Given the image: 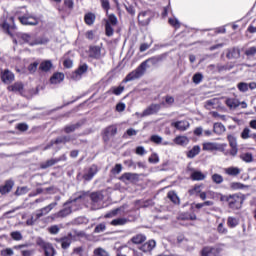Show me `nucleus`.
<instances>
[{"mask_svg": "<svg viewBox=\"0 0 256 256\" xmlns=\"http://www.w3.org/2000/svg\"><path fill=\"white\" fill-rule=\"evenodd\" d=\"M213 183H215L216 185H221V183H223V176L220 174H213L211 177Z\"/></svg>", "mask_w": 256, "mask_h": 256, "instance_id": "nucleus-49", "label": "nucleus"}, {"mask_svg": "<svg viewBox=\"0 0 256 256\" xmlns=\"http://www.w3.org/2000/svg\"><path fill=\"white\" fill-rule=\"evenodd\" d=\"M206 178L207 175L198 170H193L190 175V179H192V181H205Z\"/></svg>", "mask_w": 256, "mask_h": 256, "instance_id": "nucleus-25", "label": "nucleus"}, {"mask_svg": "<svg viewBox=\"0 0 256 256\" xmlns=\"http://www.w3.org/2000/svg\"><path fill=\"white\" fill-rule=\"evenodd\" d=\"M10 236L14 241H21L23 239V234H21L19 231L11 232Z\"/></svg>", "mask_w": 256, "mask_h": 256, "instance_id": "nucleus-50", "label": "nucleus"}, {"mask_svg": "<svg viewBox=\"0 0 256 256\" xmlns=\"http://www.w3.org/2000/svg\"><path fill=\"white\" fill-rule=\"evenodd\" d=\"M51 67H53V63L51 62V60H45L40 63L39 70L47 73V71H51Z\"/></svg>", "mask_w": 256, "mask_h": 256, "instance_id": "nucleus-34", "label": "nucleus"}, {"mask_svg": "<svg viewBox=\"0 0 256 256\" xmlns=\"http://www.w3.org/2000/svg\"><path fill=\"white\" fill-rule=\"evenodd\" d=\"M245 55L247 57H255V55H256V47L252 46V47L246 49Z\"/></svg>", "mask_w": 256, "mask_h": 256, "instance_id": "nucleus-56", "label": "nucleus"}, {"mask_svg": "<svg viewBox=\"0 0 256 256\" xmlns=\"http://www.w3.org/2000/svg\"><path fill=\"white\" fill-rule=\"evenodd\" d=\"M171 127H174V129H177V131H187L190 127L189 121L187 120H180L176 122L171 123Z\"/></svg>", "mask_w": 256, "mask_h": 256, "instance_id": "nucleus-18", "label": "nucleus"}, {"mask_svg": "<svg viewBox=\"0 0 256 256\" xmlns=\"http://www.w3.org/2000/svg\"><path fill=\"white\" fill-rule=\"evenodd\" d=\"M23 89H24V85L22 84V82H15L12 85H9L7 87V90L12 92V93H19L20 95H23Z\"/></svg>", "mask_w": 256, "mask_h": 256, "instance_id": "nucleus-21", "label": "nucleus"}, {"mask_svg": "<svg viewBox=\"0 0 256 256\" xmlns=\"http://www.w3.org/2000/svg\"><path fill=\"white\" fill-rule=\"evenodd\" d=\"M129 223V219L127 218H116L110 222V225L113 227H122L123 225H127Z\"/></svg>", "mask_w": 256, "mask_h": 256, "instance_id": "nucleus-31", "label": "nucleus"}, {"mask_svg": "<svg viewBox=\"0 0 256 256\" xmlns=\"http://www.w3.org/2000/svg\"><path fill=\"white\" fill-rule=\"evenodd\" d=\"M237 89L241 92V93H247V91H249V85L247 82H240L237 84Z\"/></svg>", "mask_w": 256, "mask_h": 256, "instance_id": "nucleus-47", "label": "nucleus"}, {"mask_svg": "<svg viewBox=\"0 0 256 256\" xmlns=\"http://www.w3.org/2000/svg\"><path fill=\"white\" fill-rule=\"evenodd\" d=\"M150 141H152V143H155L156 145H161V143H163V137L159 135H152L150 137Z\"/></svg>", "mask_w": 256, "mask_h": 256, "instance_id": "nucleus-53", "label": "nucleus"}, {"mask_svg": "<svg viewBox=\"0 0 256 256\" xmlns=\"http://www.w3.org/2000/svg\"><path fill=\"white\" fill-rule=\"evenodd\" d=\"M167 197L168 199H170V201H172V203H174V205H179L181 203V201L179 200V196H177V193H175V191H169L167 193Z\"/></svg>", "mask_w": 256, "mask_h": 256, "instance_id": "nucleus-38", "label": "nucleus"}, {"mask_svg": "<svg viewBox=\"0 0 256 256\" xmlns=\"http://www.w3.org/2000/svg\"><path fill=\"white\" fill-rule=\"evenodd\" d=\"M71 256H85V247L84 246H77L74 247Z\"/></svg>", "mask_w": 256, "mask_h": 256, "instance_id": "nucleus-39", "label": "nucleus"}, {"mask_svg": "<svg viewBox=\"0 0 256 256\" xmlns=\"http://www.w3.org/2000/svg\"><path fill=\"white\" fill-rule=\"evenodd\" d=\"M105 30H106L107 37H113V33H114L113 26L109 22H106Z\"/></svg>", "mask_w": 256, "mask_h": 256, "instance_id": "nucleus-52", "label": "nucleus"}, {"mask_svg": "<svg viewBox=\"0 0 256 256\" xmlns=\"http://www.w3.org/2000/svg\"><path fill=\"white\" fill-rule=\"evenodd\" d=\"M60 161H67V155L63 154L59 158H51L50 160L42 163L41 168L48 169V167H53V165H57V163H59Z\"/></svg>", "mask_w": 256, "mask_h": 256, "instance_id": "nucleus-14", "label": "nucleus"}, {"mask_svg": "<svg viewBox=\"0 0 256 256\" xmlns=\"http://www.w3.org/2000/svg\"><path fill=\"white\" fill-rule=\"evenodd\" d=\"M98 172L99 168H97V165H92L84 169L82 178L84 179V181H91V179H93Z\"/></svg>", "mask_w": 256, "mask_h": 256, "instance_id": "nucleus-5", "label": "nucleus"}, {"mask_svg": "<svg viewBox=\"0 0 256 256\" xmlns=\"http://www.w3.org/2000/svg\"><path fill=\"white\" fill-rule=\"evenodd\" d=\"M203 151H221V145L216 142H205L202 144Z\"/></svg>", "mask_w": 256, "mask_h": 256, "instance_id": "nucleus-20", "label": "nucleus"}, {"mask_svg": "<svg viewBox=\"0 0 256 256\" xmlns=\"http://www.w3.org/2000/svg\"><path fill=\"white\" fill-rule=\"evenodd\" d=\"M120 181L123 183H135L136 181H139V174L131 172L124 173L120 177Z\"/></svg>", "mask_w": 256, "mask_h": 256, "instance_id": "nucleus-15", "label": "nucleus"}, {"mask_svg": "<svg viewBox=\"0 0 256 256\" xmlns=\"http://www.w3.org/2000/svg\"><path fill=\"white\" fill-rule=\"evenodd\" d=\"M57 207V202H52L46 207H43L36 211L37 219H41V217H45V215H49L53 209Z\"/></svg>", "mask_w": 256, "mask_h": 256, "instance_id": "nucleus-9", "label": "nucleus"}, {"mask_svg": "<svg viewBox=\"0 0 256 256\" xmlns=\"http://www.w3.org/2000/svg\"><path fill=\"white\" fill-rule=\"evenodd\" d=\"M192 81H193V83H195V85H199V83H201V81H203V74H201V73L194 74L192 77Z\"/></svg>", "mask_w": 256, "mask_h": 256, "instance_id": "nucleus-51", "label": "nucleus"}, {"mask_svg": "<svg viewBox=\"0 0 256 256\" xmlns=\"http://www.w3.org/2000/svg\"><path fill=\"white\" fill-rule=\"evenodd\" d=\"M226 105L230 109H237V107H239V100L235 98H228L226 99Z\"/></svg>", "mask_w": 256, "mask_h": 256, "instance_id": "nucleus-41", "label": "nucleus"}, {"mask_svg": "<svg viewBox=\"0 0 256 256\" xmlns=\"http://www.w3.org/2000/svg\"><path fill=\"white\" fill-rule=\"evenodd\" d=\"M29 193V188H27V186H23L21 188H18L15 192V195H25Z\"/></svg>", "mask_w": 256, "mask_h": 256, "instance_id": "nucleus-58", "label": "nucleus"}, {"mask_svg": "<svg viewBox=\"0 0 256 256\" xmlns=\"http://www.w3.org/2000/svg\"><path fill=\"white\" fill-rule=\"evenodd\" d=\"M224 172L226 173V175H230V177H237V175L241 173V169H239L238 167L231 166L225 168Z\"/></svg>", "mask_w": 256, "mask_h": 256, "instance_id": "nucleus-32", "label": "nucleus"}, {"mask_svg": "<svg viewBox=\"0 0 256 256\" xmlns=\"http://www.w3.org/2000/svg\"><path fill=\"white\" fill-rule=\"evenodd\" d=\"M81 127V124L76 123V124H70L64 127V132L69 134V133H74V131H77Z\"/></svg>", "mask_w": 256, "mask_h": 256, "instance_id": "nucleus-40", "label": "nucleus"}, {"mask_svg": "<svg viewBox=\"0 0 256 256\" xmlns=\"http://www.w3.org/2000/svg\"><path fill=\"white\" fill-rule=\"evenodd\" d=\"M230 188L233 189V191H237V189H245V185L240 182H232Z\"/></svg>", "mask_w": 256, "mask_h": 256, "instance_id": "nucleus-54", "label": "nucleus"}, {"mask_svg": "<svg viewBox=\"0 0 256 256\" xmlns=\"http://www.w3.org/2000/svg\"><path fill=\"white\" fill-rule=\"evenodd\" d=\"M156 245L157 242H155V240H149L140 247V251H143L144 253H149L150 251H153V249H155Z\"/></svg>", "mask_w": 256, "mask_h": 256, "instance_id": "nucleus-22", "label": "nucleus"}, {"mask_svg": "<svg viewBox=\"0 0 256 256\" xmlns=\"http://www.w3.org/2000/svg\"><path fill=\"white\" fill-rule=\"evenodd\" d=\"M163 59H165V56L163 55L154 56L147 59L146 61L142 62L136 70L130 72L123 80V83H129V81H135V79L143 77L145 71H147V67H149L148 63L151 65H158V63H161Z\"/></svg>", "mask_w": 256, "mask_h": 256, "instance_id": "nucleus-1", "label": "nucleus"}, {"mask_svg": "<svg viewBox=\"0 0 256 256\" xmlns=\"http://www.w3.org/2000/svg\"><path fill=\"white\" fill-rule=\"evenodd\" d=\"M125 91V86H118V87H113L112 88V93L114 95H121Z\"/></svg>", "mask_w": 256, "mask_h": 256, "instance_id": "nucleus-59", "label": "nucleus"}, {"mask_svg": "<svg viewBox=\"0 0 256 256\" xmlns=\"http://www.w3.org/2000/svg\"><path fill=\"white\" fill-rule=\"evenodd\" d=\"M90 199H91L92 206L94 209H101V206H99V203H101V201H103V194H101L99 192H93L90 195Z\"/></svg>", "mask_w": 256, "mask_h": 256, "instance_id": "nucleus-17", "label": "nucleus"}, {"mask_svg": "<svg viewBox=\"0 0 256 256\" xmlns=\"http://www.w3.org/2000/svg\"><path fill=\"white\" fill-rule=\"evenodd\" d=\"M89 57H91L92 59H101V47L91 46L89 49Z\"/></svg>", "mask_w": 256, "mask_h": 256, "instance_id": "nucleus-23", "label": "nucleus"}, {"mask_svg": "<svg viewBox=\"0 0 256 256\" xmlns=\"http://www.w3.org/2000/svg\"><path fill=\"white\" fill-rule=\"evenodd\" d=\"M227 139L230 147H237V138L235 136L230 134L227 136Z\"/></svg>", "mask_w": 256, "mask_h": 256, "instance_id": "nucleus-55", "label": "nucleus"}, {"mask_svg": "<svg viewBox=\"0 0 256 256\" xmlns=\"http://www.w3.org/2000/svg\"><path fill=\"white\" fill-rule=\"evenodd\" d=\"M240 159L244 161L245 163H252L253 162V154L247 152V153H242L240 155Z\"/></svg>", "mask_w": 256, "mask_h": 256, "instance_id": "nucleus-46", "label": "nucleus"}, {"mask_svg": "<svg viewBox=\"0 0 256 256\" xmlns=\"http://www.w3.org/2000/svg\"><path fill=\"white\" fill-rule=\"evenodd\" d=\"M117 256H141V253L129 246H122L117 250Z\"/></svg>", "mask_w": 256, "mask_h": 256, "instance_id": "nucleus-6", "label": "nucleus"}, {"mask_svg": "<svg viewBox=\"0 0 256 256\" xmlns=\"http://www.w3.org/2000/svg\"><path fill=\"white\" fill-rule=\"evenodd\" d=\"M227 225L228 227H231V229H233L239 225V220L235 217L229 216L227 219Z\"/></svg>", "mask_w": 256, "mask_h": 256, "instance_id": "nucleus-43", "label": "nucleus"}, {"mask_svg": "<svg viewBox=\"0 0 256 256\" xmlns=\"http://www.w3.org/2000/svg\"><path fill=\"white\" fill-rule=\"evenodd\" d=\"M149 163H159V156L157 154H152L149 159Z\"/></svg>", "mask_w": 256, "mask_h": 256, "instance_id": "nucleus-64", "label": "nucleus"}, {"mask_svg": "<svg viewBox=\"0 0 256 256\" xmlns=\"http://www.w3.org/2000/svg\"><path fill=\"white\" fill-rule=\"evenodd\" d=\"M104 133L106 137H115L117 135V128L115 126H108Z\"/></svg>", "mask_w": 256, "mask_h": 256, "instance_id": "nucleus-42", "label": "nucleus"}, {"mask_svg": "<svg viewBox=\"0 0 256 256\" xmlns=\"http://www.w3.org/2000/svg\"><path fill=\"white\" fill-rule=\"evenodd\" d=\"M131 241L134 245H141V243H145V241H147V237L143 234H137L131 238Z\"/></svg>", "mask_w": 256, "mask_h": 256, "instance_id": "nucleus-33", "label": "nucleus"}, {"mask_svg": "<svg viewBox=\"0 0 256 256\" xmlns=\"http://www.w3.org/2000/svg\"><path fill=\"white\" fill-rule=\"evenodd\" d=\"M94 256H110L109 252H107V250L99 247L94 249Z\"/></svg>", "mask_w": 256, "mask_h": 256, "instance_id": "nucleus-48", "label": "nucleus"}, {"mask_svg": "<svg viewBox=\"0 0 256 256\" xmlns=\"http://www.w3.org/2000/svg\"><path fill=\"white\" fill-rule=\"evenodd\" d=\"M105 229H107V226L104 223L98 224L94 229V233H103Z\"/></svg>", "mask_w": 256, "mask_h": 256, "instance_id": "nucleus-60", "label": "nucleus"}, {"mask_svg": "<svg viewBox=\"0 0 256 256\" xmlns=\"http://www.w3.org/2000/svg\"><path fill=\"white\" fill-rule=\"evenodd\" d=\"M84 21L86 25H93L95 23V14L93 13H88L84 16Z\"/></svg>", "mask_w": 256, "mask_h": 256, "instance_id": "nucleus-44", "label": "nucleus"}, {"mask_svg": "<svg viewBox=\"0 0 256 256\" xmlns=\"http://www.w3.org/2000/svg\"><path fill=\"white\" fill-rule=\"evenodd\" d=\"M70 141H71V136H60V137L56 138L54 143H55V145H59L61 143H63V144L69 143Z\"/></svg>", "mask_w": 256, "mask_h": 256, "instance_id": "nucleus-45", "label": "nucleus"}, {"mask_svg": "<svg viewBox=\"0 0 256 256\" xmlns=\"http://www.w3.org/2000/svg\"><path fill=\"white\" fill-rule=\"evenodd\" d=\"M161 111V104H151L140 115L141 117H149V115H155Z\"/></svg>", "mask_w": 256, "mask_h": 256, "instance_id": "nucleus-11", "label": "nucleus"}, {"mask_svg": "<svg viewBox=\"0 0 256 256\" xmlns=\"http://www.w3.org/2000/svg\"><path fill=\"white\" fill-rule=\"evenodd\" d=\"M83 196L79 195L76 199L68 201L66 203H64V209L60 210L58 213L54 214V218L55 219H63L65 217H67L68 215H71V213L73 212L72 210V205L73 203H75V201H77L78 199H81Z\"/></svg>", "mask_w": 256, "mask_h": 256, "instance_id": "nucleus-3", "label": "nucleus"}, {"mask_svg": "<svg viewBox=\"0 0 256 256\" xmlns=\"http://www.w3.org/2000/svg\"><path fill=\"white\" fill-rule=\"evenodd\" d=\"M227 59H239L241 57V50L239 48H230L227 50Z\"/></svg>", "mask_w": 256, "mask_h": 256, "instance_id": "nucleus-24", "label": "nucleus"}, {"mask_svg": "<svg viewBox=\"0 0 256 256\" xmlns=\"http://www.w3.org/2000/svg\"><path fill=\"white\" fill-rule=\"evenodd\" d=\"M26 247H28L27 244H22V245L14 246V249H20L22 256H31V255H33V250H24Z\"/></svg>", "mask_w": 256, "mask_h": 256, "instance_id": "nucleus-36", "label": "nucleus"}, {"mask_svg": "<svg viewBox=\"0 0 256 256\" xmlns=\"http://www.w3.org/2000/svg\"><path fill=\"white\" fill-rule=\"evenodd\" d=\"M227 202L230 209H241V205H243V196H239L238 194L230 195L227 198Z\"/></svg>", "mask_w": 256, "mask_h": 256, "instance_id": "nucleus-4", "label": "nucleus"}, {"mask_svg": "<svg viewBox=\"0 0 256 256\" xmlns=\"http://www.w3.org/2000/svg\"><path fill=\"white\" fill-rule=\"evenodd\" d=\"M1 81L4 82L5 85H11V83L15 81V74L9 69H6L1 72Z\"/></svg>", "mask_w": 256, "mask_h": 256, "instance_id": "nucleus-13", "label": "nucleus"}, {"mask_svg": "<svg viewBox=\"0 0 256 256\" xmlns=\"http://www.w3.org/2000/svg\"><path fill=\"white\" fill-rule=\"evenodd\" d=\"M106 23H109L110 25H112L113 27H115V25H117V16H115L114 14H111L108 17V21H106Z\"/></svg>", "mask_w": 256, "mask_h": 256, "instance_id": "nucleus-61", "label": "nucleus"}, {"mask_svg": "<svg viewBox=\"0 0 256 256\" xmlns=\"http://www.w3.org/2000/svg\"><path fill=\"white\" fill-rule=\"evenodd\" d=\"M89 69V66L87 64H81L77 70H75L71 74V79L73 81H79L81 80V77H83L84 73H87V70Z\"/></svg>", "mask_w": 256, "mask_h": 256, "instance_id": "nucleus-8", "label": "nucleus"}, {"mask_svg": "<svg viewBox=\"0 0 256 256\" xmlns=\"http://www.w3.org/2000/svg\"><path fill=\"white\" fill-rule=\"evenodd\" d=\"M37 67H39V63L38 62H33L32 64H30L28 66L29 73H35V71H37Z\"/></svg>", "mask_w": 256, "mask_h": 256, "instance_id": "nucleus-63", "label": "nucleus"}, {"mask_svg": "<svg viewBox=\"0 0 256 256\" xmlns=\"http://www.w3.org/2000/svg\"><path fill=\"white\" fill-rule=\"evenodd\" d=\"M44 253H45V256H55L57 251H55V248L53 247V245H51L49 243H45L44 244Z\"/></svg>", "mask_w": 256, "mask_h": 256, "instance_id": "nucleus-35", "label": "nucleus"}, {"mask_svg": "<svg viewBox=\"0 0 256 256\" xmlns=\"http://www.w3.org/2000/svg\"><path fill=\"white\" fill-rule=\"evenodd\" d=\"M219 248L213 246H204L200 251V256H217Z\"/></svg>", "mask_w": 256, "mask_h": 256, "instance_id": "nucleus-16", "label": "nucleus"}, {"mask_svg": "<svg viewBox=\"0 0 256 256\" xmlns=\"http://www.w3.org/2000/svg\"><path fill=\"white\" fill-rule=\"evenodd\" d=\"M73 236L72 233H69L67 236L61 238H55L56 243H60L62 249H69L71 247V243H73Z\"/></svg>", "mask_w": 256, "mask_h": 256, "instance_id": "nucleus-7", "label": "nucleus"}, {"mask_svg": "<svg viewBox=\"0 0 256 256\" xmlns=\"http://www.w3.org/2000/svg\"><path fill=\"white\" fill-rule=\"evenodd\" d=\"M174 103H175V98L173 96L167 95L164 97V101H162L160 105L161 107L168 108V107H173Z\"/></svg>", "mask_w": 256, "mask_h": 256, "instance_id": "nucleus-30", "label": "nucleus"}, {"mask_svg": "<svg viewBox=\"0 0 256 256\" xmlns=\"http://www.w3.org/2000/svg\"><path fill=\"white\" fill-rule=\"evenodd\" d=\"M0 255L1 256H13V255H15V252L11 248H6V249L1 250Z\"/></svg>", "mask_w": 256, "mask_h": 256, "instance_id": "nucleus-57", "label": "nucleus"}, {"mask_svg": "<svg viewBox=\"0 0 256 256\" xmlns=\"http://www.w3.org/2000/svg\"><path fill=\"white\" fill-rule=\"evenodd\" d=\"M63 79H65V74H63L61 72H56L50 78V83L52 85H57V84L61 83V81H63Z\"/></svg>", "mask_w": 256, "mask_h": 256, "instance_id": "nucleus-28", "label": "nucleus"}, {"mask_svg": "<svg viewBox=\"0 0 256 256\" xmlns=\"http://www.w3.org/2000/svg\"><path fill=\"white\" fill-rule=\"evenodd\" d=\"M18 19L22 25H39V20L32 15L26 14L24 16L18 17Z\"/></svg>", "mask_w": 256, "mask_h": 256, "instance_id": "nucleus-10", "label": "nucleus"}, {"mask_svg": "<svg viewBox=\"0 0 256 256\" xmlns=\"http://www.w3.org/2000/svg\"><path fill=\"white\" fill-rule=\"evenodd\" d=\"M9 21H11L12 24H9L7 22H4L2 24V29H5V31H7L8 35H13V33L11 31L17 29V27L15 26L14 24V18L13 17H10L9 18Z\"/></svg>", "mask_w": 256, "mask_h": 256, "instance_id": "nucleus-26", "label": "nucleus"}, {"mask_svg": "<svg viewBox=\"0 0 256 256\" xmlns=\"http://www.w3.org/2000/svg\"><path fill=\"white\" fill-rule=\"evenodd\" d=\"M175 145H180V147H185L189 145V138L187 136H177L173 139Z\"/></svg>", "mask_w": 256, "mask_h": 256, "instance_id": "nucleus-27", "label": "nucleus"}, {"mask_svg": "<svg viewBox=\"0 0 256 256\" xmlns=\"http://www.w3.org/2000/svg\"><path fill=\"white\" fill-rule=\"evenodd\" d=\"M124 7L127 13H129V15H135V7H133V5L127 3V4H124Z\"/></svg>", "mask_w": 256, "mask_h": 256, "instance_id": "nucleus-62", "label": "nucleus"}, {"mask_svg": "<svg viewBox=\"0 0 256 256\" xmlns=\"http://www.w3.org/2000/svg\"><path fill=\"white\" fill-rule=\"evenodd\" d=\"M138 22L142 27H146L151 23V12L150 11H143L140 12L138 15Z\"/></svg>", "mask_w": 256, "mask_h": 256, "instance_id": "nucleus-12", "label": "nucleus"}, {"mask_svg": "<svg viewBox=\"0 0 256 256\" xmlns=\"http://www.w3.org/2000/svg\"><path fill=\"white\" fill-rule=\"evenodd\" d=\"M15 186V182L13 180H7L4 185L0 186V195H7V193H11V189Z\"/></svg>", "mask_w": 256, "mask_h": 256, "instance_id": "nucleus-19", "label": "nucleus"}, {"mask_svg": "<svg viewBox=\"0 0 256 256\" xmlns=\"http://www.w3.org/2000/svg\"><path fill=\"white\" fill-rule=\"evenodd\" d=\"M213 131H214V133H216V135H223V133H225L226 129L222 123H214Z\"/></svg>", "mask_w": 256, "mask_h": 256, "instance_id": "nucleus-37", "label": "nucleus"}, {"mask_svg": "<svg viewBox=\"0 0 256 256\" xmlns=\"http://www.w3.org/2000/svg\"><path fill=\"white\" fill-rule=\"evenodd\" d=\"M199 153H201V146L195 145L186 153V156L188 157V159H195V157H197Z\"/></svg>", "mask_w": 256, "mask_h": 256, "instance_id": "nucleus-29", "label": "nucleus"}, {"mask_svg": "<svg viewBox=\"0 0 256 256\" xmlns=\"http://www.w3.org/2000/svg\"><path fill=\"white\" fill-rule=\"evenodd\" d=\"M17 41L20 45H29V47H35L37 45H47L49 43V38L42 36L37 37L35 33H16Z\"/></svg>", "mask_w": 256, "mask_h": 256, "instance_id": "nucleus-2", "label": "nucleus"}]
</instances>
